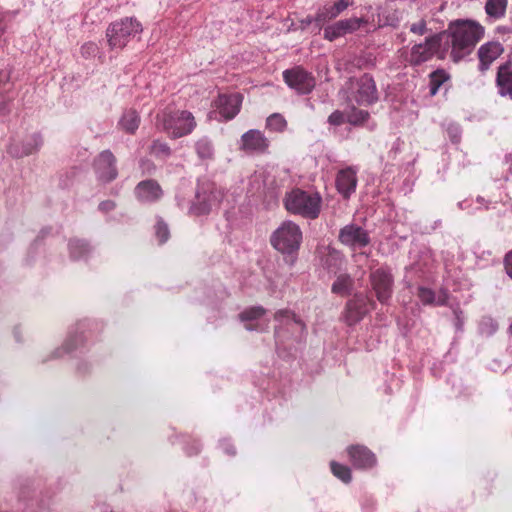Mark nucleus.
<instances>
[{"mask_svg": "<svg viewBox=\"0 0 512 512\" xmlns=\"http://www.w3.org/2000/svg\"><path fill=\"white\" fill-rule=\"evenodd\" d=\"M285 209L304 218L316 219L321 211L322 198L318 192H308L295 188L285 195Z\"/></svg>", "mask_w": 512, "mask_h": 512, "instance_id": "1", "label": "nucleus"}, {"mask_svg": "<svg viewBox=\"0 0 512 512\" xmlns=\"http://www.w3.org/2000/svg\"><path fill=\"white\" fill-rule=\"evenodd\" d=\"M346 94L349 104H358L360 106L372 105L379 98L376 83L369 74L349 79L346 83Z\"/></svg>", "mask_w": 512, "mask_h": 512, "instance_id": "2", "label": "nucleus"}, {"mask_svg": "<svg viewBox=\"0 0 512 512\" xmlns=\"http://www.w3.org/2000/svg\"><path fill=\"white\" fill-rule=\"evenodd\" d=\"M162 129L171 138H181L192 133L197 123L193 114L187 110H168L159 116Z\"/></svg>", "mask_w": 512, "mask_h": 512, "instance_id": "3", "label": "nucleus"}, {"mask_svg": "<svg viewBox=\"0 0 512 512\" xmlns=\"http://www.w3.org/2000/svg\"><path fill=\"white\" fill-rule=\"evenodd\" d=\"M271 245L282 253L291 254L297 251L302 242V231L292 221H284L270 239Z\"/></svg>", "mask_w": 512, "mask_h": 512, "instance_id": "4", "label": "nucleus"}, {"mask_svg": "<svg viewBox=\"0 0 512 512\" xmlns=\"http://www.w3.org/2000/svg\"><path fill=\"white\" fill-rule=\"evenodd\" d=\"M369 281L377 300L386 304L393 294L394 278L391 270L387 267H379L371 271Z\"/></svg>", "mask_w": 512, "mask_h": 512, "instance_id": "5", "label": "nucleus"}, {"mask_svg": "<svg viewBox=\"0 0 512 512\" xmlns=\"http://www.w3.org/2000/svg\"><path fill=\"white\" fill-rule=\"evenodd\" d=\"M284 82L299 94H309L315 87L314 76L301 66L283 71Z\"/></svg>", "mask_w": 512, "mask_h": 512, "instance_id": "6", "label": "nucleus"}, {"mask_svg": "<svg viewBox=\"0 0 512 512\" xmlns=\"http://www.w3.org/2000/svg\"><path fill=\"white\" fill-rule=\"evenodd\" d=\"M338 240L352 250H361L370 244L368 232L356 224H348L340 229Z\"/></svg>", "mask_w": 512, "mask_h": 512, "instance_id": "7", "label": "nucleus"}, {"mask_svg": "<svg viewBox=\"0 0 512 512\" xmlns=\"http://www.w3.org/2000/svg\"><path fill=\"white\" fill-rule=\"evenodd\" d=\"M369 305L374 306V302L362 294H355L345 306L343 319L346 324L352 326L360 322L369 312Z\"/></svg>", "mask_w": 512, "mask_h": 512, "instance_id": "8", "label": "nucleus"}, {"mask_svg": "<svg viewBox=\"0 0 512 512\" xmlns=\"http://www.w3.org/2000/svg\"><path fill=\"white\" fill-rule=\"evenodd\" d=\"M440 44L439 34H434L428 37L424 43L414 45L410 54V63L412 65H420L432 59L439 52Z\"/></svg>", "mask_w": 512, "mask_h": 512, "instance_id": "9", "label": "nucleus"}, {"mask_svg": "<svg viewBox=\"0 0 512 512\" xmlns=\"http://www.w3.org/2000/svg\"><path fill=\"white\" fill-rule=\"evenodd\" d=\"M242 101L240 93L219 94L213 106L224 120H231L240 112Z\"/></svg>", "mask_w": 512, "mask_h": 512, "instance_id": "10", "label": "nucleus"}, {"mask_svg": "<svg viewBox=\"0 0 512 512\" xmlns=\"http://www.w3.org/2000/svg\"><path fill=\"white\" fill-rule=\"evenodd\" d=\"M346 451L350 462L357 469H371L377 463L375 454L364 445H350Z\"/></svg>", "mask_w": 512, "mask_h": 512, "instance_id": "11", "label": "nucleus"}, {"mask_svg": "<svg viewBox=\"0 0 512 512\" xmlns=\"http://www.w3.org/2000/svg\"><path fill=\"white\" fill-rule=\"evenodd\" d=\"M116 158L109 150H105L99 154L95 159L94 167L100 180L110 182L114 180L117 175Z\"/></svg>", "mask_w": 512, "mask_h": 512, "instance_id": "12", "label": "nucleus"}, {"mask_svg": "<svg viewBox=\"0 0 512 512\" xmlns=\"http://www.w3.org/2000/svg\"><path fill=\"white\" fill-rule=\"evenodd\" d=\"M477 34H451V57L454 62H458L466 55L470 54L479 37Z\"/></svg>", "mask_w": 512, "mask_h": 512, "instance_id": "13", "label": "nucleus"}, {"mask_svg": "<svg viewBox=\"0 0 512 512\" xmlns=\"http://www.w3.org/2000/svg\"><path fill=\"white\" fill-rule=\"evenodd\" d=\"M357 183V170L354 167L339 170L335 178L336 189L344 199H349L356 191Z\"/></svg>", "mask_w": 512, "mask_h": 512, "instance_id": "14", "label": "nucleus"}, {"mask_svg": "<svg viewBox=\"0 0 512 512\" xmlns=\"http://www.w3.org/2000/svg\"><path fill=\"white\" fill-rule=\"evenodd\" d=\"M269 147V140L256 129H251L241 137V149L245 152L264 153Z\"/></svg>", "mask_w": 512, "mask_h": 512, "instance_id": "15", "label": "nucleus"}, {"mask_svg": "<svg viewBox=\"0 0 512 512\" xmlns=\"http://www.w3.org/2000/svg\"><path fill=\"white\" fill-rule=\"evenodd\" d=\"M135 194L139 201L155 202L161 198L163 192L158 182L150 179L138 183Z\"/></svg>", "mask_w": 512, "mask_h": 512, "instance_id": "16", "label": "nucleus"}, {"mask_svg": "<svg viewBox=\"0 0 512 512\" xmlns=\"http://www.w3.org/2000/svg\"><path fill=\"white\" fill-rule=\"evenodd\" d=\"M219 203V193L214 191H211L208 194L206 192H198L196 200L192 206V211L197 215L207 214L213 207H217Z\"/></svg>", "mask_w": 512, "mask_h": 512, "instance_id": "17", "label": "nucleus"}, {"mask_svg": "<svg viewBox=\"0 0 512 512\" xmlns=\"http://www.w3.org/2000/svg\"><path fill=\"white\" fill-rule=\"evenodd\" d=\"M502 52L503 48L498 42H489L485 45H482L478 51L480 60L479 69L482 72L486 71L491 63L496 60Z\"/></svg>", "mask_w": 512, "mask_h": 512, "instance_id": "18", "label": "nucleus"}, {"mask_svg": "<svg viewBox=\"0 0 512 512\" xmlns=\"http://www.w3.org/2000/svg\"><path fill=\"white\" fill-rule=\"evenodd\" d=\"M496 84L501 96L512 99V64L506 63L498 68Z\"/></svg>", "mask_w": 512, "mask_h": 512, "instance_id": "19", "label": "nucleus"}, {"mask_svg": "<svg viewBox=\"0 0 512 512\" xmlns=\"http://www.w3.org/2000/svg\"><path fill=\"white\" fill-rule=\"evenodd\" d=\"M451 79L450 74L444 69H437L429 74L430 95L435 96L440 87Z\"/></svg>", "mask_w": 512, "mask_h": 512, "instance_id": "20", "label": "nucleus"}, {"mask_svg": "<svg viewBox=\"0 0 512 512\" xmlns=\"http://www.w3.org/2000/svg\"><path fill=\"white\" fill-rule=\"evenodd\" d=\"M354 281L348 274H341L337 277L331 287V291L341 296L348 295L352 290Z\"/></svg>", "mask_w": 512, "mask_h": 512, "instance_id": "21", "label": "nucleus"}, {"mask_svg": "<svg viewBox=\"0 0 512 512\" xmlns=\"http://www.w3.org/2000/svg\"><path fill=\"white\" fill-rule=\"evenodd\" d=\"M448 32H483V28L472 20H456L449 25Z\"/></svg>", "mask_w": 512, "mask_h": 512, "instance_id": "22", "label": "nucleus"}, {"mask_svg": "<svg viewBox=\"0 0 512 512\" xmlns=\"http://www.w3.org/2000/svg\"><path fill=\"white\" fill-rule=\"evenodd\" d=\"M140 124V117L135 110L126 111L120 122V127L128 133H134Z\"/></svg>", "mask_w": 512, "mask_h": 512, "instance_id": "23", "label": "nucleus"}, {"mask_svg": "<svg viewBox=\"0 0 512 512\" xmlns=\"http://www.w3.org/2000/svg\"><path fill=\"white\" fill-rule=\"evenodd\" d=\"M140 23L134 18H125L111 25V32H141Z\"/></svg>", "mask_w": 512, "mask_h": 512, "instance_id": "24", "label": "nucleus"}, {"mask_svg": "<svg viewBox=\"0 0 512 512\" xmlns=\"http://www.w3.org/2000/svg\"><path fill=\"white\" fill-rule=\"evenodd\" d=\"M339 14L340 12L336 10V6L334 4L324 6L317 13L315 18V27L321 28L325 22L336 18Z\"/></svg>", "mask_w": 512, "mask_h": 512, "instance_id": "25", "label": "nucleus"}, {"mask_svg": "<svg viewBox=\"0 0 512 512\" xmlns=\"http://www.w3.org/2000/svg\"><path fill=\"white\" fill-rule=\"evenodd\" d=\"M507 2V0H487L485 11L491 17L500 18L505 14Z\"/></svg>", "mask_w": 512, "mask_h": 512, "instance_id": "26", "label": "nucleus"}, {"mask_svg": "<svg viewBox=\"0 0 512 512\" xmlns=\"http://www.w3.org/2000/svg\"><path fill=\"white\" fill-rule=\"evenodd\" d=\"M330 469H331L332 474L336 478L341 480L343 483L348 484L351 482L352 473H351V469L348 466L338 463L336 461H331Z\"/></svg>", "mask_w": 512, "mask_h": 512, "instance_id": "27", "label": "nucleus"}, {"mask_svg": "<svg viewBox=\"0 0 512 512\" xmlns=\"http://www.w3.org/2000/svg\"><path fill=\"white\" fill-rule=\"evenodd\" d=\"M351 105V110L346 113L347 122L354 126L364 124L369 119V113L356 108L354 104Z\"/></svg>", "mask_w": 512, "mask_h": 512, "instance_id": "28", "label": "nucleus"}, {"mask_svg": "<svg viewBox=\"0 0 512 512\" xmlns=\"http://www.w3.org/2000/svg\"><path fill=\"white\" fill-rule=\"evenodd\" d=\"M266 127L271 131L281 133L287 128V121L281 114L274 113L267 118Z\"/></svg>", "mask_w": 512, "mask_h": 512, "instance_id": "29", "label": "nucleus"}, {"mask_svg": "<svg viewBox=\"0 0 512 512\" xmlns=\"http://www.w3.org/2000/svg\"><path fill=\"white\" fill-rule=\"evenodd\" d=\"M266 313L262 306L249 307L239 314L242 322L252 321L261 318Z\"/></svg>", "mask_w": 512, "mask_h": 512, "instance_id": "30", "label": "nucleus"}, {"mask_svg": "<svg viewBox=\"0 0 512 512\" xmlns=\"http://www.w3.org/2000/svg\"><path fill=\"white\" fill-rule=\"evenodd\" d=\"M70 254L73 258H79L88 252V245L86 242L74 239L69 243Z\"/></svg>", "mask_w": 512, "mask_h": 512, "instance_id": "31", "label": "nucleus"}, {"mask_svg": "<svg viewBox=\"0 0 512 512\" xmlns=\"http://www.w3.org/2000/svg\"><path fill=\"white\" fill-rule=\"evenodd\" d=\"M151 153L160 158H166L171 154V149L167 143L156 140L151 146Z\"/></svg>", "mask_w": 512, "mask_h": 512, "instance_id": "32", "label": "nucleus"}, {"mask_svg": "<svg viewBox=\"0 0 512 512\" xmlns=\"http://www.w3.org/2000/svg\"><path fill=\"white\" fill-rule=\"evenodd\" d=\"M274 319L276 321H283L284 319H291L296 324L300 325L302 328L305 327V324L303 323V321L300 318H298L297 315L293 311L288 310V309L278 310L274 314Z\"/></svg>", "mask_w": 512, "mask_h": 512, "instance_id": "33", "label": "nucleus"}, {"mask_svg": "<svg viewBox=\"0 0 512 512\" xmlns=\"http://www.w3.org/2000/svg\"><path fill=\"white\" fill-rule=\"evenodd\" d=\"M155 234L160 244L165 243L170 236L168 225L163 220H158L155 225Z\"/></svg>", "mask_w": 512, "mask_h": 512, "instance_id": "34", "label": "nucleus"}, {"mask_svg": "<svg viewBox=\"0 0 512 512\" xmlns=\"http://www.w3.org/2000/svg\"><path fill=\"white\" fill-rule=\"evenodd\" d=\"M108 44L111 48H122L126 45L127 42V34H107Z\"/></svg>", "mask_w": 512, "mask_h": 512, "instance_id": "35", "label": "nucleus"}, {"mask_svg": "<svg viewBox=\"0 0 512 512\" xmlns=\"http://www.w3.org/2000/svg\"><path fill=\"white\" fill-rule=\"evenodd\" d=\"M196 150L198 155L203 159L210 158L212 156V146L207 141H198L196 143Z\"/></svg>", "mask_w": 512, "mask_h": 512, "instance_id": "36", "label": "nucleus"}, {"mask_svg": "<svg viewBox=\"0 0 512 512\" xmlns=\"http://www.w3.org/2000/svg\"><path fill=\"white\" fill-rule=\"evenodd\" d=\"M418 297L423 304H432L435 300V293L426 287H420L418 289Z\"/></svg>", "mask_w": 512, "mask_h": 512, "instance_id": "37", "label": "nucleus"}, {"mask_svg": "<svg viewBox=\"0 0 512 512\" xmlns=\"http://www.w3.org/2000/svg\"><path fill=\"white\" fill-rule=\"evenodd\" d=\"M345 121H347L346 113H344L340 110H335L328 117L329 124L334 125V126L342 125Z\"/></svg>", "mask_w": 512, "mask_h": 512, "instance_id": "38", "label": "nucleus"}, {"mask_svg": "<svg viewBox=\"0 0 512 512\" xmlns=\"http://www.w3.org/2000/svg\"><path fill=\"white\" fill-rule=\"evenodd\" d=\"M506 273L512 278V251H509L504 258Z\"/></svg>", "mask_w": 512, "mask_h": 512, "instance_id": "39", "label": "nucleus"}, {"mask_svg": "<svg viewBox=\"0 0 512 512\" xmlns=\"http://www.w3.org/2000/svg\"><path fill=\"white\" fill-rule=\"evenodd\" d=\"M352 4V1L350 0H338L334 3L336 6V10H338L340 13L343 12L345 9H347Z\"/></svg>", "mask_w": 512, "mask_h": 512, "instance_id": "40", "label": "nucleus"}, {"mask_svg": "<svg viewBox=\"0 0 512 512\" xmlns=\"http://www.w3.org/2000/svg\"><path fill=\"white\" fill-rule=\"evenodd\" d=\"M425 31H426V24L423 20L419 21L418 24H414L410 30V32H412V33L425 32Z\"/></svg>", "mask_w": 512, "mask_h": 512, "instance_id": "41", "label": "nucleus"}, {"mask_svg": "<svg viewBox=\"0 0 512 512\" xmlns=\"http://www.w3.org/2000/svg\"><path fill=\"white\" fill-rule=\"evenodd\" d=\"M114 207H115V204L112 201H104V202L100 203V205H99V209L102 211H110V210L114 209Z\"/></svg>", "mask_w": 512, "mask_h": 512, "instance_id": "42", "label": "nucleus"}, {"mask_svg": "<svg viewBox=\"0 0 512 512\" xmlns=\"http://www.w3.org/2000/svg\"><path fill=\"white\" fill-rule=\"evenodd\" d=\"M454 315L456 318V326L457 328H461L462 326V312L458 309L454 310Z\"/></svg>", "mask_w": 512, "mask_h": 512, "instance_id": "43", "label": "nucleus"}, {"mask_svg": "<svg viewBox=\"0 0 512 512\" xmlns=\"http://www.w3.org/2000/svg\"><path fill=\"white\" fill-rule=\"evenodd\" d=\"M82 50H83V53L84 52L94 53L96 51V46L94 44H87L82 47Z\"/></svg>", "mask_w": 512, "mask_h": 512, "instance_id": "44", "label": "nucleus"}, {"mask_svg": "<svg viewBox=\"0 0 512 512\" xmlns=\"http://www.w3.org/2000/svg\"><path fill=\"white\" fill-rule=\"evenodd\" d=\"M340 34H334V33H331V34H324V38L327 39L328 41L332 42L334 41L337 36H339Z\"/></svg>", "mask_w": 512, "mask_h": 512, "instance_id": "45", "label": "nucleus"}, {"mask_svg": "<svg viewBox=\"0 0 512 512\" xmlns=\"http://www.w3.org/2000/svg\"><path fill=\"white\" fill-rule=\"evenodd\" d=\"M6 107V98L0 93V111Z\"/></svg>", "mask_w": 512, "mask_h": 512, "instance_id": "46", "label": "nucleus"}, {"mask_svg": "<svg viewBox=\"0 0 512 512\" xmlns=\"http://www.w3.org/2000/svg\"><path fill=\"white\" fill-rule=\"evenodd\" d=\"M487 321L490 323V325H491V327H492L493 331H495V330L497 329V327H498L497 323H496V322H494V320H493V319H491V318L487 319Z\"/></svg>", "mask_w": 512, "mask_h": 512, "instance_id": "47", "label": "nucleus"}, {"mask_svg": "<svg viewBox=\"0 0 512 512\" xmlns=\"http://www.w3.org/2000/svg\"><path fill=\"white\" fill-rule=\"evenodd\" d=\"M245 328H246L247 330H254V329H255V327H254L253 325H251V324H246V325H245Z\"/></svg>", "mask_w": 512, "mask_h": 512, "instance_id": "48", "label": "nucleus"}, {"mask_svg": "<svg viewBox=\"0 0 512 512\" xmlns=\"http://www.w3.org/2000/svg\"><path fill=\"white\" fill-rule=\"evenodd\" d=\"M508 330H509L510 335H512V322H511V325L509 326Z\"/></svg>", "mask_w": 512, "mask_h": 512, "instance_id": "49", "label": "nucleus"}]
</instances>
